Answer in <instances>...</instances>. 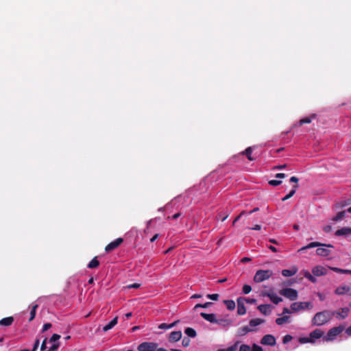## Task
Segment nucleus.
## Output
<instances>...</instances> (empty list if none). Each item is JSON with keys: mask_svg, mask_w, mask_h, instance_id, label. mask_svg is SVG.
<instances>
[{"mask_svg": "<svg viewBox=\"0 0 351 351\" xmlns=\"http://www.w3.org/2000/svg\"><path fill=\"white\" fill-rule=\"evenodd\" d=\"M158 345L154 342H143L138 346V351H156Z\"/></svg>", "mask_w": 351, "mask_h": 351, "instance_id": "nucleus-4", "label": "nucleus"}, {"mask_svg": "<svg viewBox=\"0 0 351 351\" xmlns=\"http://www.w3.org/2000/svg\"><path fill=\"white\" fill-rule=\"evenodd\" d=\"M237 344H238V342L236 343L234 346H232L227 349H220V350H218L217 351H235L237 348Z\"/></svg>", "mask_w": 351, "mask_h": 351, "instance_id": "nucleus-40", "label": "nucleus"}, {"mask_svg": "<svg viewBox=\"0 0 351 351\" xmlns=\"http://www.w3.org/2000/svg\"><path fill=\"white\" fill-rule=\"evenodd\" d=\"M265 245L268 247L270 250H271L272 252H277V249L276 247L271 245H268L267 243L265 244Z\"/></svg>", "mask_w": 351, "mask_h": 351, "instance_id": "nucleus-53", "label": "nucleus"}, {"mask_svg": "<svg viewBox=\"0 0 351 351\" xmlns=\"http://www.w3.org/2000/svg\"><path fill=\"white\" fill-rule=\"evenodd\" d=\"M313 304L311 302H293L291 305V310L293 312H298L302 310L313 308Z\"/></svg>", "mask_w": 351, "mask_h": 351, "instance_id": "nucleus-3", "label": "nucleus"}, {"mask_svg": "<svg viewBox=\"0 0 351 351\" xmlns=\"http://www.w3.org/2000/svg\"><path fill=\"white\" fill-rule=\"evenodd\" d=\"M312 273L314 276H322L327 274V270L322 266H315L312 269Z\"/></svg>", "mask_w": 351, "mask_h": 351, "instance_id": "nucleus-9", "label": "nucleus"}, {"mask_svg": "<svg viewBox=\"0 0 351 351\" xmlns=\"http://www.w3.org/2000/svg\"><path fill=\"white\" fill-rule=\"evenodd\" d=\"M39 344H40V340L38 339H36L34 341L33 348L31 351H36L38 350Z\"/></svg>", "mask_w": 351, "mask_h": 351, "instance_id": "nucleus-49", "label": "nucleus"}, {"mask_svg": "<svg viewBox=\"0 0 351 351\" xmlns=\"http://www.w3.org/2000/svg\"><path fill=\"white\" fill-rule=\"evenodd\" d=\"M322 246H326V247H333L330 244L326 245V244H323V243H319V242H312V243H310L306 246L302 247L299 251H304V250H306L307 249H310V248H313V247H322Z\"/></svg>", "mask_w": 351, "mask_h": 351, "instance_id": "nucleus-12", "label": "nucleus"}, {"mask_svg": "<svg viewBox=\"0 0 351 351\" xmlns=\"http://www.w3.org/2000/svg\"><path fill=\"white\" fill-rule=\"evenodd\" d=\"M269 184L276 186H278L282 183L281 180H271L268 182Z\"/></svg>", "mask_w": 351, "mask_h": 351, "instance_id": "nucleus-43", "label": "nucleus"}, {"mask_svg": "<svg viewBox=\"0 0 351 351\" xmlns=\"http://www.w3.org/2000/svg\"><path fill=\"white\" fill-rule=\"evenodd\" d=\"M191 340L189 337H184L182 341V344L184 347H188L190 345Z\"/></svg>", "mask_w": 351, "mask_h": 351, "instance_id": "nucleus-44", "label": "nucleus"}, {"mask_svg": "<svg viewBox=\"0 0 351 351\" xmlns=\"http://www.w3.org/2000/svg\"><path fill=\"white\" fill-rule=\"evenodd\" d=\"M271 272L269 270H265V280L269 278Z\"/></svg>", "mask_w": 351, "mask_h": 351, "instance_id": "nucleus-56", "label": "nucleus"}, {"mask_svg": "<svg viewBox=\"0 0 351 351\" xmlns=\"http://www.w3.org/2000/svg\"><path fill=\"white\" fill-rule=\"evenodd\" d=\"M212 304H213V303H212V302H206V303H204V304H197L195 306L194 308H195V309H197V308H208L209 306H210Z\"/></svg>", "mask_w": 351, "mask_h": 351, "instance_id": "nucleus-36", "label": "nucleus"}, {"mask_svg": "<svg viewBox=\"0 0 351 351\" xmlns=\"http://www.w3.org/2000/svg\"><path fill=\"white\" fill-rule=\"evenodd\" d=\"M123 242V239L122 238H118L116 240L108 243L106 247L105 250L107 252H111L119 247Z\"/></svg>", "mask_w": 351, "mask_h": 351, "instance_id": "nucleus-6", "label": "nucleus"}, {"mask_svg": "<svg viewBox=\"0 0 351 351\" xmlns=\"http://www.w3.org/2000/svg\"><path fill=\"white\" fill-rule=\"evenodd\" d=\"M118 321V317H115L113 319H112L108 324H106L103 328L104 332H107L108 330L112 329L117 324Z\"/></svg>", "mask_w": 351, "mask_h": 351, "instance_id": "nucleus-19", "label": "nucleus"}, {"mask_svg": "<svg viewBox=\"0 0 351 351\" xmlns=\"http://www.w3.org/2000/svg\"><path fill=\"white\" fill-rule=\"evenodd\" d=\"M13 322H14L13 317H12V316L7 317L3 318L2 319L0 320V325L4 326H10L12 324Z\"/></svg>", "mask_w": 351, "mask_h": 351, "instance_id": "nucleus-18", "label": "nucleus"}, {"mask_svg": "<svg viewBox=\"0 0 351 351\" xmlns=\"http://www.w3.org/2000/svg\"><path fill=\"white\" fill-rule=\"evenodd\" d=\"M229 216V213L228 212H226L224 213H219L216 219L217 220H221L222 221H225Z\"/></svg>", "mask_w": 351, "mask_h": 351, "instance_id": "nucleus-34", "label": "nucleus"}, {"mask_svg": "<svg viewBox=\"0 0 351 351\" xmlns=\"http://www.w3.org/2000/svg\"><path fill=\"white\" fill-rule=\"evenodd\" d=\"M256 300L255 299L252 298H245V302L250 303V304H254L256 303Z\"/></svg>", "mask_w": 351, "mask_h": 351, "instance_id": "nucleus-55", "label": "nucleus"}, {"mask_svg": "<svg viewBox=\"0 0 351 351\" xmlns=\"http://www.w3.org/2000/svg\"><path fill=\"white\" fill-rule=\"evenodd\" d=\"M60 338V335H58V334H53L51 337L49 339V342H53V343H57L56 341L58 340H59Z\"/></svg>", "mask_w": 351, "mask_h": 351, "instance_id": "nucleus-42", "label": "nucleus"}, {"mask_svg": "<svg viewBox=\"0 0 351 351\" xmlns=\"http://www.w3.org/2000/svg\"><path fill=\"white\" fill-rule=\"evenodd\" d=\"M334 316L330 311L325 310L317 313L311 320L312 325L322 326L328 323Z\"/></svg>", "mask_w": 351, "mask_h": 351, "instance_id": "nucleus-1", "label": "nucleus"}, {"mask_svg": "<svg viewBox=\"0 0 351 351\" xmlns=\"http://www.w3.org/2000/svg\"><path fill=\"white\" fill-rule=\"evenodd\" d=\"M347 212L348 211L346 210H343L341 212L338 213L337 214V215L333 217V219H332L333 221H338L343 219L346 217V214Z\"/></svg>", "mask_w": 351, "mask_h": 351, "instance_id": "nucleus-30", "label": "nucleus"}, {"mask_svg": "<svg viewBox=\"0 0 351 351\" xmlns=\"http://www.w3.org/2000/svg\"><path fill=\"white\" fill-rule=\"evenodd\" d=\"M349 311L348 307H344L340 311H332V313H334V316L335 315L337 319H343L348 317Z\"/></svg>", "mask_w": 351, "mask_h": 351, "instance_id": "nucleus-8", "label": "nucleus"}, {"mask_svg": "<svg viewBox=\"0 0 351 351\" xmlns=\"http://www.w3.org/2000/svg\"><path fill=\"white\" fill-rule=\"evenodd\" d=\"M349 291L350 287L348 286H340L335 289V293L337 295H341L348 292Z\"/></svg>", "mask_w": 351, "mask_h": 351, "instance_id": "nucleus-20", "label": "nucleus"}, {"mask_svg": "<svg viewBox=\"0 0 351 351\" xmlns=\"http://www.w3.org/2000/svg\"><path fill=\"white\" fill-rule=\"evenodd\" d=\"M280 293L290 300H295L298 294L295 289L291 288H285L280 291Z\"/></svg>", "mask_w": 351, "mask_h": 351, "instance_id": "nucleus-5", "label": "nucleus"}, {"mask_svg": "<svg viewBox=\"0 0 351 351\" xmlns=\"http://www.w3.org/2000/svg\"><path fill=\"white\" fill-rule=\"evenodd\" d=\"M329 268L332 271H333L336 273H339V274H346V269H341V268H338V267H330Z\"/></svg>", "mask_w": 351, "mask_h": 351, "instance_id": "nucleus-38", "label": "nucleus"}, {"mask_svg": "<svg viewBox=\"0 0 351 351\" xmlns=\"http://www.w3.org/2000/svg\"><path fill=\"white\" fill-rule=\"evenodd\" d=\"M290 317L288 315H285V316H282L281 317H278L276 319V323L278 324V325H282L285 323H287L289 322Z\"/></svg>", "mask_w": 351, "mask_h": 351, "instance_id": "nucleus-28", "label": "nucleus"}, {"mask_svg": "<svg viewBox=\"0 0 351 351\" xmlns=\"http://www.w3.org/2000/svg\"><path fill=\"white\" fill-rule=\"evenodd\" d=\"M251 351H263V350L261 346L254 343L252 346V348H251Z\"/></svg>", "mask_w": 351, "mask_h": 351, "instance_id": "nucleus-51", "label": "nucleus"}, {"mask_svg": "<svg viewBox=\"0 0 351 351\" xmlns=\"http://www.w3.org/2000/svg\"><path fill=\"white\" fill-rule=\"evenodd\" d=\"M200 316L203 317L206 321L210 322V323H217L219 322L218 319L216 318V315L214 313H206L204 312H202L200 313Z\"/></svg>", "mask_w": 351, "mask_h": 351, "instance_id": "nucleus-10", "label": "nucleus"}, {"mask_svg": "<svg viewBox=\"0 0 351 351\" xmlns=\"http://www.w3.org/2000/svg\"><path fill=\"white\" fill-rule=\"evenodd\" d=\"M179 322H180L179 320H176L174 322L169 324L168 328H171L174 327L175 326H176L178 324V323H179Z\"/></svg>", "mask_w": 351, "mask_h": 351, "instance_id": "nucleus-60", "label": "nucleus"}, {"mask_svg": "<svg viewBox=\"0 0 351 351\" xmlns=\"http://www.w3.org/2000/svg\"><path fill=\"white\" fill-rule=\"evenodd\" d=\"M182 337V332L180 330L178 331H173L170 333L169 337V341L170 342H176L181 339Z\"/></svg>", "mask_w": 351, "mask_h": 351, "instance_id": "nucleus-11", "label": "nucleus"}, {"mask_svg": "<svg viewBox=\"0 0 351 351\" xmlns=\"http://www.w3.org/2000/svg\"><path fill=\"white\" fill-rule=\"evenodd\" d=\"M298 270L297 267L293 266L289 269H283L282 271V274L285 277H290L295 275L298 272Z\"/></svg>", "mask_w": 351, "mask_h": 351, "instance_id": "nucleus-13", "label": "nucleus"}, {"mask_svg": "<svg viewBox=\"0 0 351 351\" xmlns=\"http://www.w3.org/2000/svg\"><path fill=\"white\" fill-rule=\"evenodd\" d=\"M263 322V320L259 318L253 319L250 321L249 325L250 328L254 329V328L256 326L261 324Z\"/></svg>", "mask_w": 351, "mask_h": 351, "instance_id": "nucleus-26", "label": "nucleus"}, {"mask_svg": "<svg viewBox=\"0 0 351 351\" xmlns=\"http://www.w3.org/2000/svg\"><path fill=\"white\" fill-rule=\"evenodd\" d=\"M168 326H169V324H165V323H162V324H161L159 326V328H160V329H167V328H169Z\"/></svg>", "mask_w": 351, "mask_h": 351, "instance_id": "nucleus-59", "label": "nucleus"}, {"mask_svg": "<svg viewBox=\"0 0 351 351\" xmlns=\"http://www.w3.org/2000/svg\"><path fill=\"white\" fill-rule=\"evenodd\" d=\"M290 182H295V183H297L298 182V178L295 177V176H292L290 180H289Z\"/></svg>", "mask_w": 351, "mask_h": 351, "instance_id": "nucleus-61", "label": "nucleus"}, {"mask_svg": "<svg viewBox=\"0 0 351 351\" xmlns=\"http://www.w3.org/2000/svg\"><path fill=\"white\" fill-rule=\"evenodd\" d=\"M292 339V336L290 335H286L282 339V343L284 344L287 343Z\"/></svg>", "mask_w": 351, "mask_h": 351, "instance_id": "nucleus-46", "label": "nucleus"}, {"mask_svg": "<svg viewBox=\"0 0 351 351\" xmlns=\"http://www.w3.org/2000/svg\"><path fill=\"white\" fill-rule=\"evenodd\" d=\"M285 177V174L282 173H279L276 175V178H283Z\"/></svg>", "mask_w": 351, "mask_h": 351, "instance_id": "nucleus-62", "label": "nucleus"}, {"mask_svg": "<svg viewBox=\"0 0 351 351\" xmlns=\"http://www.w3.org/2000/svg\"><path fill=\"white\" fill-rule=\"evenodd\" d=\"M299 341L301 343H314V341L311 339V338L309 337H300L299 339Z\"/></svg>", "mask_w": 351, "mask_h": 351, "instance_id": "nucleus-37", "label": "nucleus"}, {"mask_svg": "<svg viewBox=\"0 0 351 351\" xmlns=\"http://www.w3.org/2000/svg\"><path fill=\"white\" fill-rule=\"evenodd\" d=\"M316 253L321 256H327L330 254V251L325 247H318L316 250Z\"/></svg>", "mask_w": 351, "mask_h": 351, "instance_id": "nucleus-21", "label": "nucleus"}, {"mask_svg": "<svg viewBox=\"0 0 351 351\" xmlns=\"http://www.w3.org/2000/svg\"><path fill=\"white\" fill-rule=\"evenodd\" d=\"M254 329L250 328L249 326H243L241 328H239L238 329L237 335L239 336H244L247 333H248L249 332L254 331Z\"/></svg>", "mask_w": 351, "mask_h": 351, "instance_id": "nucleus-17", "label": "nucleus"}, {"mask_svg": "<svg viewBox=\"0 0 351 351\" xmlns=\"http://www.w3.org/2000/svg\"><path fill=\"white\" fill-rule=\"evenodd\" d=\"M207 298L212 300L217 301L219 299V295L217 293L208 294Z\"/></svg>", "mask_w": 351, "mask_h": 351, "instance_id": "nucleus-45", "label": "nucleus"}, {"mask_svg": "<svg viewBox=\"0 0 351 351\" xmlns=\"http://www.w3.org/2000/svg\"><path fill=\"white\" fill-rule=\"evenodd\" d=\"M298 186H299L298 184L294 185L293 186L292 189L290 191V192L287 195H285V197H283L282 198V201L285 202V201L289 199V198H291L292 196H293V195L295 193L296 190L298 189Z\"/></svg>", "mask_w": 351, "mask_h": 351, "instance_id": "nucleus-24", "label": "nucleus"}, {"mask_svg": "<svg viewBox=\"0 0 351 351\" xmlns=\"http://www.w3.org/2000/svg\"><path fill=\"white\" fill-rule=\"evenodd\" d=\"M245 298L240 297L237 299V313L239 315H243L246 313L245 307Z\"/></svg>", "mask_w": 351, "mask_h": 351, "instance_id": "nucleus-7", "label": "nucleus"}, {"mask_svg": "<svg viewBox=\"0 0 351 351\" xmlns=\"http://www.w3.org/2000/svg\"><path fill=\"white\" fill-rule=\"evenodd\" d=\"M159 237V234H156L153 236V237L150 239V241L151 242H154Z\"/></svg>", "mask_w": 351, "mask_h": 351, "instance_id": "nucleus-63", "label": "nucleus"}, {"mask_svg": "<svg viewBox=\"0 0 351 351\" xmlns=\"http://www.w3.org/2000/svg\"><path fill=\"white\" fill-rule=\"evenodd\" d=\"M52 326L51 324V323H46L43 325V330H42V332H44L45 331H47V330H49V328H51Z\"/></svg>", "mask_w": 351, "mask_h": 351, "instance_id": "nucleus-50", "label": "nucleus"}, {"mask_svg": "<svg viewBox=\"0 0 351 351\" xmlns=\"http://www.w3.org/2000/svg\"><path fill=\"white\" fill-rule=\"evenodd\" d=\"M268 296L270 297L271 298V300L274 303V304H278L279 302H280L282 301V298L277 295H268Z\"/></svg>", "mask_w": 351, "mask_h": 351, "instance_id": "nucleus-35", "label": "nucleus"}, {"mask_svg": "<svg viewBox=\"0 0 351 351\" xmlns=\"http://www.w3.org/2000/svg\"><path fill=\"white\" fill-rule=\"evenodd\" d=\"M252 291V287L248 285H245L243 287V292L244 294H248Z\"/></svg>", "mask_w": 351, "mask_h": 351, "instance_id": "nucleus-41", "label": "nucleus"}, {"mask_svg": "<svg viewBox=\"0 0 351 351\" xmlns=\"http://www.w3.org/2000/svg\"><path fill=\"white\" fill-rule=\"evenodd\" d=\"M181 215V213H176L175 215H173L172 217H168L167 219H178V217H180Z\"/></svg>", "mask_w": 351, "mask_h": 351, "instance_id": "nucleus-54", "label": "nucleus"}, {"mask_svg": "<svg viewBox=\"0 0 351 351\" xmlns=\"http://www.w3.org/2000/svg\"><path fill=\"white\" fill-rule=\"evenodd\" d=\"M254 281L255 282H261L263 281V269H259L256 271L254 277Z\"/></svg>", "mask_w": 351, "mask_h": 351, "instance_id": "nucleus-22", "label": "nucleus"}, {"mask_svg": "<svg viewBox=\"0 0 351 351\" xmlns=\"http://www.w3.org/2000/svg\"><path fill=\"white\" fill-rule=\"evenodd\" d=\"M184 332L185 334L188 336V337H195L196 335H197V333H196V331L192 328H186L185 330H184Z\"/></svg>", "mask_w": 351, "mask_h": 351, "instance_id": "nucleus-29", "label": "nucleus"}, {"mask_svg": "<svg viewBox=\"0 0 351 351\" xmlns=\"http://www.w3.org/2000/svg\"><path fill=\"white\" fill-rule=\"evenodd\" d=\"M345 329V327L340 325L337 327L330 328L326 336L323 337V341H332L336 339V337L340 335Z\"/></svg>", "mask_w": 351, "mask_h": 351, "instance_id": "nucleus-2", "label": "nucleus"}, {"mask_svg": "<svg viewBox=\"0 0 351 351\" xmlns=\"http://www.w3.org/2000/svg\"><path fill=\"white\" fill-rule=\"evenodd\" d=\"M346 332L347 335L351 336V326L346 328Z\"/></svg>", "mask_w": 351, "mask_h": 351, "instance_id": "nucleus-64", "label": "nucleus"}, {"mask_svg": "<svg viewBox=\"0 0 351 351\" xmlns=\"http://www.w3.org/2000/svg\"><path fill=\"white\" fill-rule=\"evenodd\" d=\"M250 261H251L250 258H249V257H243L241 260V262L243 263H245L250 262Z\"/></svg>", "mask_w": 351, "mask_h": 351, "instance_id": "nucleus-58", "label": "nucleus"}, {"mask_svg": "<svg viewBox=\"0 0 351 351\" xmlns=\"http://www.w3.org/2000/svg\"><path fill=\"white\" fill-rule=\"evenodd\" d=\"M245 213V212H242L239 215H238V216L234 219V220L233 221L232 224H233V225H234V224H235V223H236L237 221H238V220L241 218V217L243 215H244Z\"/></svg>", "mask_w": 351, "mask_h": 351, "instance_id": "nucleus-57", "label": "nucleus"}, {"mask_svg": "<svg viewBox=\"0 0 351 351\" xmlns=\"http://www.w3.org/2000/svg\"><path fill=\"white\" fill-rule=\"evenodd\" d=\"M99 265V261L97 257L93 258L88 265L89 269L97 268Z\"/></svg>", "mask_w": 351, "mask_h": 351, "instance_id": "nucleus-27", "label": "nucleus"}, {"mask_svg": "<svg viewBox=\"0 0 351 351\" xmlns=\"http://www.w3.org/2000/svg\"><path fill=\"white\" fill-rule=\"evenodd\" d=\"M239 351H251V348L245 344H243L241 346Z\"/></svg>", "mask_w": 351, "mask_h": 351, "instance_id": "nucleus-48", "label": "nucleus"}, {"mask_svg": "<svg viewBox=\"0 0 351 351\" xmlns=\"http://www.w3.org/2000/svg\"><path fill=\"white\" fill-rule=\"evenodd\" d=\"M59 346H60L59 342L53 343V345L50 347L49 351H56V350H58Z\"/></svg>", "mask_w": 351, "mask_h": 351, "instance_id": "nucleus-47", "label": "nucleus"}, {"mask_svg": "<svg viewBox=\"0 0 351 351\" xmlns=\"http://www.w3.org/2000/svg\"><path fill=\"white\" fill-rule=\"evenodd\" d=\"M140 286H141V285L138 284V283H134V284H131V285H128L127 287L128 289H138V288L140 287Z\"/></svg>", "mask_w": 351, "mask_h": 351, "instance_id": "nucleus-52", "label": "nucleus"}, {"mask_svg": "<svg viewBox=\"0 0 351 351\" xmlns=\"http://www.w3.org/2000/svg\"><path fill=\"white\" fill-rule=\"evenodd\" d=\"M302 272L303 274L304 277L307 278L311 282L315 283L317 282V279L314 276V275L313 276L308 270H303Z\"/></svg>", "mask_w": 351, "mask_h": 351, "instance_id": "nucleus-23", "label": "nucleus"}, {"mask_svg": "<svg viewBox=\"0 0 351 351\" xmlns=\"http://www.w3.org/2000/svg\"><path fill=\"white\" fill-rule=\"evenodd\" d=\"M218 319L219 322H217V324H221L223 326L228 325L230 324V321L228 319Z\"/></svg>", "mask_w": 351, "mask_h": 351, "instance_id": "nucleus-39", "label": "nucleus"}, {"mask_svg": "<svg viewBox=\"0 0 351 351\" xmlns=\"http://www.w3.org/2000/svg\"><path fill=\"white\" fill-rule=\"evenodd\" d=\"M350 234H351V228L347 227L339 229L335 232V235L337 237L348 235Z\"/></svg>", "mask_w": 351, "mask_h": 351, "instance_id": "nucleus-15", "label": "nucleus"}, {"mask_svg": "<svg viewBox=\"0 0 351 351\" xmlns=\"http://www.w3.org/2000/svg\"><path fill=\"white\" fill-rule=\"evenodd\" d=\"M324 332L320 329H315L312 331L309 336L314 341V339H319L323 337Z\"/></svg>", "mask_w": 351, "mask_h": 351, "instance_id": "nucleus-14", "label": "nucleus"}, {"mask_svg": "<svg viewBox=\"0 0 351 351\" xmlns=\"http://www.w3.org/2000/svg\"><path fill=\"white\" fill-rule=\"evenodd\" d=\"M224 303L226 306V308L232 311L235 308V302L232 300H224Z\"/></svg>", "mask_w": 351, "mask_h": 351, "instance_id": "nucleus-32", "label": "nucleus"}, {"mask_svg": "<svg viewBox=\"0 0 351 351\" xmlns=\"http://www.w3.org/2000/svg\"><path fill=\"white\" fill-rule=\"evenodd\" d=\"M252 148L251 147H249L241 154L243 155H245L249 160H254V158H252Z\"/></svg>", "mask_w": 351, "mask_h": 351, "instance_id": "nucleus-31", "label": "nucleus"}, {"mask_svg": "<svg viewBox=\"0 0 351 351\" xmlns=\"http://www.w3.org/2000/svg\"><path fill=\"white\" fill-rule=\"evenodd\" d=\"M38 307V304L33 305L31 312H30V317L29 319V322L32 321L34 319V317L36 316V312Z\"/></svg>", "mask_w": 351, "mask_h": 351, "instance_id": "nucleus-33", "label": "nucleus"}, {"mask_svg": "<svg viewBox=\"0 0 351 351\" xmlns=\"http://www.w3.org/2000/svg\"><path fill=\"white\" fill-rule=\"evenodd\" d=\"M315 117H316V114H311L308 117H306V118L302 119L299 121L298 125L300 126V125H303L304 123H310L312 121V120L313 119H315Z\"/></svg>", "mask_w": 351, "mask_h": 351, "instance_id": "nucleus-25", "label": "nucleus"}, {"mask_svg": "<svg viewBox=\"0 0 351 351\" xmlns=\"http://www.w3.org/2000/svg\"><path fill=\"white\" fill-rule=\"evenodd\" d=\"M265 345L274 346L276 343V339L271 335H265L264 337Z\"/></svg>", "mask_w": 351, "mask_h": 351, "instance_id": "nucleus-16", "label": "nucleus"}]
</instances>
